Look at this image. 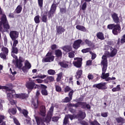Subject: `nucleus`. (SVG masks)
I'll return each mask as SVG.
<instances>
[{"instance_id":"obj_1","label":"nucleus","mask_w":125,"mask_h":125,"mask_svg":"<svg viewBox=\"0 0 125 125\" xmlns=\"http://www.w3.org/2000/svg\"><path fill=\"white\" fill-rule=\"evenodd\" d=\"M10 25L7 20V18L5 14H3L1 16V21H0V32L3 34L4 33H9ZM0 33V42L1 39V34Z\"/></svg>"},{"instance_id":"obj_2","label":"nucleus","mask_w":125,"mask_h":125,"mask_svg":"<svg viewBox=\"0 0 125 125\" xmlns=\"http://www.w3.org/2000/svg\"><path fill=\"white\" fill-rule=\"evenodd\" d=\"M111 17L113 22L116 24L114 28L112 30V34H113L114 36H118V35L121 33V29H122L121 28V25L119 24L120 23V18H119V16H118L117 13H113L111 14Z\"/></svg>"},{"instance_id":"obj_3","label":"nucleus","mask_w":125,"mask_h":125,"mask_svg":"<svg viewBox=\"0 0 125 125\" xmlns=\"http://www.w3.org/2000/svg\"><path fill=\"white\" fill-rule=\"evenodd\" d=\"M67 106L68 108H71V107H75V108H79L81 107L82 109H87L88 110H90L91 106L89 104H87L86 102H79L75 104H73L72 103H68L67 104Z\"/></svg>"},{"instance_id":"obj_4","label":"nucleus","mask_w":125,"mask_h":125,"mask_svg":"<svg viewBox=\"0 0 125 125\" xmlns=\"http://www.w3.org/2000/svg\"><path fill=\"white\" fill-rule=\"evenodd\" d=\"M12 56L15 60H13V62L16 67V68H18V69H21V67H23V62H24V59L21 57H19L18 59V57L15 55L14 54H12Z\"/></svg>"},{"instance_id":"obj_5","label":"nucleus","mask_w":125,"mask_h":125,"mask_svg":"<svg viewBox=\"0 0 125 125\" xmlns=\"http://www.w3.org/2000/svg\"><path fill=\"white\" fill-rule=\"evenodd\" d=\"M25 85L26 87L28 89V93H30L34 88L37 89L39 86V84H36V83L33 81L28 82Z\"/></svg>"},{"instance_id":"obj_6","label":"nucleus","mask_w":125,"mask_h":125,"mask_svg":"<svg viewBox=\"0 0 125 125\" xmlns=\"http://www.w3.org/2000/svg\"><path fill=\"white\" fill-rule=\"evenodd\" d=\"M57 8V4H56V1H55V0L54 3L51 6L50 10L48 12V17L49 19L52 18V17L54 16V13H55Z\"/></svg>"},{"instance_id":"obj_7","label":"nucleus","mask_w":125,"mask_h":125,"mask_svg":"<svg viewBox=\"0 0 125 125\" xmlns=\"http://www.w3.org/2000/svg\"><path fill=\"white\" fill-rule=\"evenodd\" d=\"M103 60L101 62V65H103L102 67V74H104L107 71V68H108V60H107V57L105 56H103L102 57Z\"/></svg>"},{"instance_id":"obj_8","label":"nucleus","mask_w":125,"mask_h":125,"mask_svg":"<svg viewBox=\"0 0 125 125\" xmlns=\"http://www.w3.org/2000/svg\"><path fill=\"white\" fill-rule=\"evenodd\" d=\"M54 58H55V57L52 55V52L49 51L46 55V58L42 60V62L43 63L53 62V61H54Z\"/></svg>"},{"instance_id":"obj_9","label":"nucleus","mask_w":125,"mask_h":125,"mask_svg":"<svg viewBox=\"0 0 125 125\" xmlns=\"http://www.w3.org/2000/svg\"><path fill=\"white\" fill-rule=\"evenodd\" d=\"M54 111V106L52 105L48 112V114L46 117L45 118V123L46 124H48L51 121V118H52V116H53V112Z\"/></svg>"},{"instance_id":"obj_10","label":"nucleus","mask_w":125,"mask_h":125,"mask_svg":"<svg viewBox=\"0 0 125 125\" xmlns=\"http://www.w3.org/2000/svg\"><path fill=\"white\" fill-rule=\"evenodd\" d=\"M31 68H32V64H31V63H30L29 61L26 60L24 62V65L19 69L20 70H22L23 73H28V72H29V70H30Z\"/></svg>"},{"instance_id":"obj_11","label":"nucleus","mask_w":125,"mask_h":125,"mask_svg":"<svg viewBox=\"0 0 125 125\" xmlns=\"http://www.w3.org/2000/svg\"><path fill=\"white\" fill-rule=\"evenodd\" d=\"M81 44H84V42H83L82 39H78L74 42L72 44V47L75 50H77V49H79L81 47Z\"/></svg>"},{"instance_id":"obj_12","label":"nucleus","mask_w":125,"mask_h":125,"mask_svg":"<svg viewBox=\"0 0 125 125\" xmlns=\"http://www.w3.org/2000/svg\"><path fill=\"white\" fill-rule=\"evenodd\" d=\"M1 51L2 52H1L0 53V57L2 59H6V56L8 55V48H6V47L3 46L1 48Z\"/></svg>"},{"instance_id":"obj_13","label":"nucleus","mask_w":125,"mask_h":125,"mask_svg":"<svg viewBox=\"0 0 125 125\" xmlns=\"http://www.w3.org/2000/svg\"><path fill=\"white\" fill-rule=\"evenodd\" d=\"M74 60H77V61H74L73 62V65L76 68H81L82 65L83 64V58H75Z\"/></svg>"},{"instance_id":"obj_14","label":"nucleus","mask_w":125,"mask_h":125,"mask_svg":"<svg viewBox=\"0 0 125 125\" xmlns=\"http://www.w3.org/2000/svg\"><path fill=\"white\" fill-rule=\"evenodd\" d=\"M69 119L72 121V120H74V119H76V115H75V116L71 114H68L67 115H66L63 119L62 125H67V124H69V123H70L69 121Z\"/></svg>"},{"instance_id":"obj_15","label":"nucleus","mask_w":125,"mask_h":125,"mask_svg":"<svg viewBox=\"0 0 125 125\" xmlns=\"http://www.w3.org/2000/svg\"><path fill=\"white\" fill-rule=\"evenodd\" d=\"M93 87L98 88V89H102L104 90L107 89V86H106V83H101L97 84H95L93 85Z\"/></svg>"},{"instance_id":"obj_16","label":"nucleus","mask_w":125,"mask_h":125,"mask_svg":"<svg viewBox=\"0 0 125 125\" xmlns=\"http://www.w3.org/2000/svg\"><path fill=\"white\" fill-rule=\"evenodd\" d=\"M86 117V114H85V112H83L82 110L79 111V113L75 115V118L78 119V121H82V120H84Z\"/></svg>"},{"instance_id":"obj_17","label":"nucleus","mask_w":125,"mask_h":125,"mask_svg":"<svg viewBox=\"0 0 125 125\" xmlns=\"http://www.w3.org/2000/svg\"><path fill=\"white\" fill-rule=\"evenodd\" d=\"M9 36L11 40H17L19 37V32L17 31H11L9 33Z\"/></svg>"},{"instance_id":"obj_18","label":"nucleus","mask_w":125,"mask_h":125,"mask_svg":"<svg viewBox=\"0 0 125 125\" xmlns=\"http://www.w3.org/2000/svg\"><path fill=\"white\" fill-rule=\"evenodd\" d=\"M9 93L7 94V97L8 100H12L15 95V90L9 89Z\"/></svg>"},{"instance_id":"obj_19","label":"nucleus","mask_w":125,"mask_h":125,"mask_svg":"<svg viewBox=\"0 0 125 125\" xmlns=\"http://www.w3.org/2000/svg\"><path fill=\"white\" fill-rule=\"evenodd\" d=\"M35 120L37 125H45V124L44 123L45 122L43 119L36 116L35 117Z\"/></svg>"},{"instance_id":"obj_20","label":"nucleus","mask_w":125,"mask_h":125,"mask_svg":"<svg viewBox=\"0 0 125 125\" xmlns=\"http://www.w3.org/2000/svg\"><path fill=\"white\" fill-rule=\"evenodd\" d=\"M15 97L16 98H20L21 99H26L29 97V95L26 93H21V94H15Z\"/></svg>"},{"instance_id":"obj_21","label":"nucleus","mask_w":125,"mask_h":125,"mask_svg":"<svg viewBox=\"0 0 125 125\" xmlns=\"http://www.w3.org/2000/svg\"><path fill=\"white\" fill-rule=\"evenodd\" d=\"M62 50L66 52V53H69L70 51L73 50V47L71 45H66L62 47Z\"/></svg>"},{"instance_id":"obj_22","label":"nucleus","mask_w":125,"mask_h":125,"mask_svg":"<svg viewBox=\"0 0 125 125\" xmlns=\"http://www.w3.org/2000/svg\"><path fill=\"white\" fill-rule=\"evenodd\" d=\"M40 114L42 117H45L46 114V110L45 109V106L42 105L40 107Z\"/></svg>"},{"instance_id":"obj_23","label":"nucleus","mask_w":125,"mask_h":125,"mask_svg":"<svg viewBox=\"0 0 125 125\" xmlns=\"http://www.w3.org/2000/svg\"><path fill=\"white\" fill-rule=\"evenodd\" d=\"M57 35H62V33L65 32V29L62 26H56Z\"/></svg>"},{"instance_id":"obj_24","label":"nucleus","mask_w":125,"mask_h":125,"mask_svg":"<svg viewBox=\"0 0 125 125\" xmlns=\"http://www.w3.org/2000/svg\"><path fill=\"white\" fill-rule=\"evenodd\" d=\"M116 121L117 123L119 124L117 125H123L124 124H125V119L124 118L120 117L116 118Z\"/></svg>"},{"instance_id":"obj_25","label":"nucleus","mask_w":125,"mask_h":125,"mask_svg":"<svg viewBox=\"0 0 125 125\" xmlns=\"http://www.w3.org/2000/svg\"><path fill=\"white\" fill-rule=\"evenodd\" d=\"M110 50V57H114V56H116L117 53H118V50L111 47Z\"/></svg>"},{"instance_id":"obj_26","label":"nucleus","mask_w":125,"mask_h":125,"mask_svg":"<svg viewBox=\"0 0 125 125\" xmlns=\"http://www.w3.org/2000/svg\"><path fill=\"white\" fill-rule=\"evenodd\" d=\"M96 37L99 40H100L101 41H104V40H105L104 34H103L102 32H98L96 34Z\"/></svg>"},{"instance_id":"obj_27","label":"nucleus","mask_w":125,"mask_h":125,"mask_svg":"<svg viewBox=\"0 0 125 125\" xmlns=\"http://www.w3.org/2000/svg\"><path fill=\"white\" fill-rule=\"evenodd\" d=\"M55 55H56V57L59 58V57L62 56V51L60 49L56 50L55 51Z\"/></svg>"},{"instance_id":"obj_28","label":"nucleus","mask_w":125,"mask_h":125,"mask_svg":"<svg viewBox=\"0 0 125 125\" xmlns=\"http://www.w3.org/2000/svg\"><path fill=\"white\" fill-rule=\"evenodd\" d=\"M32 105L34 107V109H38V107L40 106V101H39V100L37 99L36 102H32Z\"/></svg>"},{"instance_id":"obj_29","label":"nucleus","mask_w":125,"mask_h":125,"mask_svg":"<svg viewBox=\"0 0 125 125\" xmlns=\"http://www.w3.org/2000/svg\"><path fill=\"white\" fill-rule=\"evenodd\" d=\"M84 42V43H85V44H86L89 47L93 45V42H92L91 41H90L88 39H85Z\"/></svg>"},{"instance_id":"obj_30","label":"nucleus","mask_w":125,"mask_h":125,"mask_svg":"<svg viewBox=\"0 0 125 125\" xmlns=\"http://www.w3.org/2000/svg\"><path fill=\"white\" fill-rule=\"evenodd\" d=\"M82 75H83V70H78L76 72V75H75V77L76 79H81Z\"/></svg>"},{"instance_id":"obj_31","label":"nucleus","mask_w":125,"mask_h":125,"mask_svg":"<svg viewBox=\"0 0 125 125\" xmlns=\"http://www.w3.org/2000/svg\"><path fill=\"white\" fill-rule=\"evenodd\" d=\"M76 29L77 30H79V31H82V32H86V28L83 26L77 25L76 26Z\"/></svg>"},{"instance_id":"obj_32","label":"nucleus","mask_w":125,"mask_h":125,"mask_svg":"<svg viewBox=\"0 0 125 125\" xmlns=\"http://www.w3.org/2000/svg\"><path fill=\"white\" fill-rule=\"evenodd\" d=\"M42 21L43 23H46L47 22V12L46 14H43L42 17Z\"/></svg>"},{"instance_id":"obj_33","label":"nucleus","mask_w":125,"mask_h":125,"mask_svg":"<svg viewBox=\"0 0 125 125\" xmlns=\"http://www.w3.org/2000/svg\"><path fill=\"white\" fill-rule=\"evenodd\" d=\"M21 11H22V6L19 5L15 10V12L16 13H17V14H19V13H21Z\"/></svg>"},{"instance_id":"obj_34","label":"nucleus","mask_w":125,"mask_h":125,"mask_svg":"<svg viewBox=\"0 0 125 125\" xmlns=\"http://www.w3.org/2000/svg\"><path fill=\"white\" fill-rule=\"evenodd\" d=\"M8 113L9 114H12V115H15L16 113H17V109L15 108H10L8 110Z\"/></svg>"},{"instance_id":"obj_35","label":"nucleus","mask_w":125,"mask_h":125,"mask_svg":"<svg viewBox=\"0 0 125 125\" xmlns=\"http://www.w3.org/2000/svg\"><path fill=\"white\" fill-rule=\"evenodd\" d=\"M59 65H60L62 68H68V67H69V65L68 64L63 62H59Z\"/></svg>"},{"instance_id":"obj_36","label":"nucleus","mask_w":125,"mask_h":125,"mask_svg":"<svg viewBox=\"0 0 125 125\" xmlns=\"http://www.w3.org/2000/svg\"><path fill=\"white\" fill-rule=\"evenodd\" d=\"M72 98L71 99L70 97H66L64 99H63L62 101V103H69L71 102V100H72Z\"/></svg>"},{"instance_id":"obj_37","label":"nucleus","mask_w":125,"mask_h":125,"mask_svg":"<svg viewBox=\"0 0 125 125\" xmlns=\"http://www.w3.org/2000/svg\"><path fill=\"white\" fill-rule=\"evenodd\" d=\"M91 48L90 47H88L85 49H83L82 50V53H87V52H90V53H91Z\"/></svg>"},{"instance_id":"obj_38","label":"nucleus","mask_w":125,"mask_h":125,"mask_svg":"<svg viewBox=\"0 0 125 125\" xmlns=\"http://www.w3.org/2000/svg\"><path fill=\"white\" fill-rule=\"evenodd\" d=\"M120 86V85H117L116 87H114L112 89V91H113V92H116V91H120L121 90Z\"/></svg>"},{"instance_id":"obj_39","label":"nucleus","mask_w":125,"mask_h":125,"mask_svg":"<svg viewBox=\"0 0 125 125\" xmlns=\"http://www.w3.org/2000/svg\"><path fill=\"white\" fill-rule=\"evenodd\" d=\"M12 52L15 54H18V48L15 46H12Z\"/></svg>"},{"instance_id":"obj_40","label":"nucleus","mask_w":125,"mask_h":125,"mask_svg":"<svg viewBox=\"0 0 125 125\" xmlns=\"http://www.w3.org/2000/svg\"><path fill=\"white\" fill-rule=\"evenodd\" d=\"M68 57L69 58H74L75 57V51L72 50L71 51L68 52Z\"/></svg>"},{"instance_id":"obj_41","label":"nucleus","mask_w":125,"mask_h":125,"mask_svg":"<svg viewBox=\"0 0 125 125\" xmlns=\"http://www.w3.org/2000/svg\"><path fill=\"white\" fill-rule=\"evenodd\" d=\"M41 93L42 95H43L44 96H47V95H48V92L47 91V90H46V89H42Z\"/></svg>"},{"instance_id":"obj_42","label":"nucleus","mask_w":125,"mask_h":125,"mask_svg":"<svg viewBox=\"0 0 125 125\" xmlns=\"http://www.w3.org/2000/svg\"><path fill=\"white\" fill-rule=\"evenodd\" d=\"M22 114L23 115L25 118H28V114H29V112L28 110L23 109L22 110Z\"/></svg>"},{"instance_id":"obj_43","label":"nucleus","mask_w":125,"mask_h":125,"mask_svg":"<svg viewBox=\"0 0 125 125\" xmlns=\"http://www.w3.org/2000/svg\"><path fill=\"white\" fill-rule=\"evenodd\" d=\"M34 21H35L36 24H39V23H40L41 22V21H40V16L39 15H37V16H35V17L34 18Z\"/></svg>"},{"instance_id":"obj_44","label":"nucleus","mask_w":125,"mask_h":125,"mask_svg":"<svg viewBox=\"0 0 125 125\" xmlns=\"http://www.w3.org/2000/svg\"><path fill=\"white\" fill-rule=\"evenodd\" d=\"M62 76H63V73L60 72L58 74L57 78V82H60L61 79H62Z\"/></svg>"},{"instance_id":"obj_45","label":"nucleus","mask_w":125,"mask_h":125,"mask_svg":"<svg viewBox=\"0 0 125 125\" xmlns=\"http://www.w3.org/2000/svg\"><path fill=\"white\" fill-rule=\"evenodd\" d=\"M116 24H115V23L110 24L107 25V29H109V30H113Z\"/></svg>"},{"instance_id":"obj_46","label":"nucleus","mask_w":125,"mask_h":125,"mask_svg":"<svg viewBox=\"0 0 125 125\" xmlns=\"http://www.w3.org/2000/svg\"><path fill=\"white\" fill-rule=\"evenodd\" d=\"M47 73L48 75H51L53 76L54 75H55L56 74V72H55V70L53 69H49L48 70Z\"/></svg>"},{"instance_id":"obj_47","label":"nucleus","mask_w":125,"mask_h":125,"mask_svg":"<svg viewBox=\"0 0 125 125\" xmlns=\"http://www.w3.org/2000/svg\"><path fill=\"white\" fill-rule=\"evenodd\" d=\"M72 89H71V87L69 86H66L64 88V92L65 93H67V92H69V91H71Z\"/></svg>"},{"instance_id":"obj_48","label":"nucleus","mask_w":125,"mask_h":125,"mask_svg":"<svg viewBox=\"0 0 125 125\" xmlns=\"http://www.w3.org/2000/svg\"><path fill=\"white\" fill-rule=\"evenodd\" d=\"M89 123L90 125H101L96 120H94L93 121H91Z\"/></svg>"},{"instance_id":"obj_49","label":"nucleus","mask_w":125,"mask_h":125,"mask_svg":"<svg viewBox=\"0 0 125 125\" xmlns=\"http://www.w3.org/2000/svg\"><path fill=\"white\" fill-rule=\"evenodd\" d=\"M55 88L57 92H61L62 91V88L58 85H55Z\"/></svg>"},{"instance_id":"obj_50","label":"nucleus","mask_w":125,"mask_h":125,"mask_svg":"<svg viewBox=\"0 0 125 125\" xmlns=\"http://www.w3.org/2000/svg\"><path fill=\"white\" fill-rule=\"evenodd\" d=\"M109 76V73H104V74L102 73V76H101V78H102L103 80H105V79H107Z\"/></svg>"},{"instance_id":"obj_51","label":"nucleus","mask_w":125,"mask_h":125,"mask_svg":"<svg viewBox=\"0 0 125 125\" xmlns=\"http://www.w3.org/2000/svg\"><path fill=\"white\" fill-rule=\"evenodd\" d=\"M60 11L61 13H66L67 9L66 8V7H64V8H60Z\"/></svg>"},{"instance_id":"obj_52","label":"nucleus","mask_w":125,"mask_h":125,"mask_svg":"<svg viewBox=\"0 0 125 125\" xmlns=\"http://www.w3.org/2000/svg\"><path fill=\"white\" fill-rule=\"evenodd\" d=\"M37 78H39V79H44V78H46V75L36 76L35 77H33L32 79H37Z\"/></svg>"},{"instance_id":"obj_53","label":"nucleus","mask_w":125,"mask_h":125,"mask_svg":"<svg viewBox=\"0 0 125 125\" xmlns=\"http://www.w3.org/2000/svg\"><path fill=\"white\" fill-rule=\"evenodd\" d=\"M60 118L58 116H54L52 118V122H58V120H59Z\"/></svg>"},{"instance_id":"obj_54","label":"nucleus","mask_w":125,"mask_h":125,"mask_svg":"<svg viewBox=\"0 0 125 125\" xmlns=\"http://www.w3.org/2000/svg\"><path fill=\"white\" fill-rule=\"evenodd\" d=\"M74 90L71 89V91H69L68 93V96L70 98V99H72L73 98V94H74Z\"/></svg>"},{"instance_id":"obj_55","label":"nucleus","mask_w":125,"mask_h":125,"mask_svg":"<svg viewBox=\"0 0 125 125\" xmlns=\"http://www.w3.org/2000/svg\"><path fill=\"white\" fill-rule=\"evenodd\" d=\"M12 41H13V44L12 46H15V47L17 46V44L18 43V40L16 39H14V40H12Z\"/></svg>"},{"instance_id":"obj_56","label":"nucleus","mask_w":125,"mask_h":125,"mask_svg":"<svg viewBox=\"0 0 125 125\" xmlns=\"http://www.w3.org/2000/svg\"><path fill=\"white\" fill-rule=\"evenodd\" d=\"M38 4L40 8L42 7V5L43 4V0H38Z\"/></svg>"},{"instance_id":"obj_57","label":"nucleus","mask_w":125,"mask_h":125,"mask_svg":"<svg viewBox=\"0 0 125 125\" xmlns=\"http://www.w3.org/2000/svg\"><path fill=\"white\" fill-rule=\"evenodd\" d=\"M13 121H14V123L16 125H20V123H19V121H18V120H17V119L16 118L14 117Z\"/></svg>"},{"instance_id":"obj_58","label":"nucleus","mask_w":125,"mask_h":125,"mask_svg":"<svg viewBox=\"0 0 125 125\" xmlns=\"http://www.w3.org/2000/svg\"><path fill=\"white\" fill-rule=\"evenodd\" d=\"M58 47H57V45L54 44H52L51 46V49H52V50H55V49H57Z\"/></svg>"},{"instance_id":"obj_59","label":"nucleus","mask_w":125,"mask_h":125,"mask_svg":"<svg viewBox=\"0 0 125 125\" xmlns=\"http://www.w3.org/2000/svg\"><path fill=\"white\" fill-rule=\"evenodd\" d=\"M87 78L88 80H93L94 79V76H93V75L91 74L90 73H89L87 76Z\"/></svg>"},{"instance_id":"obj_60","label":"nucleus","mask_w":125,"mask_h":125,"mask_svg":"<svg viewBox=\"0 0 125 125\" xmlns=\"http://www.w3.org/2000/svg\"><path fill=\"white\" fill-rule=\"evenodd\" d=\"M47 80H48L50 82H53V81H54V77L52 76H48L47 77Z\"/></svg>"},{"instance_id":"obj_61","label":"nucleus","mask_w":125,"mask_h":125,"mask_svg":"<svg viewBox=\"0 0 125 125\" xmlns=\"http://www.w3.org/2000/svg\"><path fill=\"white\" fill-rule=\"evenodd\" d=\"M82 10H85L86 9V2H84L82 7Z\"/></svg>"},{"instance_id":"obj_62","label":"nucleus","mask_w":125,"mask_h":125,"mask_svg":"<svg viewBox=\"0 0 125 125\" xmlns=\"http://www.w3.org/2000/svg\"><path fill=\"white\" fill-rule=\"evenodd\" d=\"M5 118V116H4V115H0V124H1V123H2V121H3V120H4Z\"/></svg>"},{"instance_id":"obj_63","label":"nucleus","mask_w":125,"mask_h":125,"mask_svg":"<svg viewBox=\"0 0 125 125\" xmlns=\"http://www.w3.org/2000/svg\"><path fill=\"white\" fill-rule=\"evenodd\" d=\"M80 125H88V123L85 122V121H82L80 122Z\"/></svg>"},{"instance_id":"obj_64","label":"nucleus","mask_w":125,"mask_h":125,"mask_svg":"<svg viewBox=\"0 0 125 125\" xmlns=\"http://www.w3.org/2000/svg\"><path fill=\"white\" fill-rule=\"evenodd\" d=\"M40 87H41L42 89H46L47 88V86H46V85L42 84H40Z\"/></svg>"}]
</instances>
